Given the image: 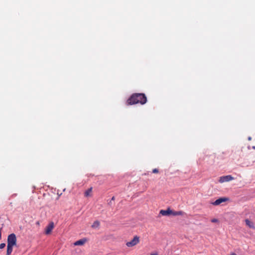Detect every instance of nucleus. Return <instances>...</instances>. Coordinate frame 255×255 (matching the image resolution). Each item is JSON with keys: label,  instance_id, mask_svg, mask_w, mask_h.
<instances>
[{"label": "nucleus", "instance_id": "5701e85b", "mask_svg": "<svg viewBox=\"0 0 255 255\" xmlns=\"http://www.w3.org/2000/svg\"><path fill=\"white\" fill-rule=\"evenodd\" d=\"M253 148L255 149V146H253Z\"/></svg>", "mask_w": 255, "mask_h": 255}, {"label": "nucleus", "instance_id": "0eeeda50", "mask_svg": "<svg viewBox=\"0 0 255 255\" xmlns=\"http://www.w3.org/2000/svg\"><path fill=\"white\" fill-rule=\"evenodd\" d=\"M172 213H173V211L171 210L169 208H168L166 210H160V214H161L163 216H168L169 215L172 214Z\"/></svg>", "mask_w": 255, "mask_h": 255}, {"label": "nucleus", "instance_id": "dca6fc26", "mask_svg": "<svg viewBox=\"0 0 255 255\" xmlns=\"http://www.w3.org/2000/svg\"><path fill=\"white\" fill-rule=\"evenodd\" d=\"M152 172L154 173H157L158 172V170L157 169H154L152 170Z\"/></svg>", "mask_w": 255, "mask_h": 255}, {"label": "nucleus", "instance_id": "f03ea898", "mask_svg": "<svg viewBox=\"0 0 255 255\" xmlns=\"http://www.w3.org/2000/svg\"><path fill=\"white\" fill-rule=\"evenodd\" d=\"M16 243V238L14 234H11L8 236L7 245L14 246Z\"/></svg>", "mask_w": 255, "mask_h": 255}, {"label": "nucleus", "instance_id": "39448f33", "mask_svg": "<svg viewBox=\"0 0 255 255\" xmlns=\"http://www.w3.org/2000/svg\"><path fill=\"white\" fill-rule=\"evenodd\" d=\"M54 223L51 222H50L47 226H46V228H45V234L46 235H49L50 234L52 230L54 229Z\"/></svg>", "mask_w": 255, "mask_h": 255}, {"label": "nucleus", "instance_id": "4be33fe9", "mask_svg": "<svg viewBox=\"0 0 255 255\" xmlns=\"http://www.w3.org/2000/svg\"><path fill=\"white\" fill-rule=\"evenodd\" d=\"M231 255H236V254H235V253H233V254H231Z\"/></svg>", "mask_w": 255, "mask_h": 255}, {"label": "nucleus", "instance_id": "6e6552de", "mask_svg": "<svg viewBox=\"0 0 255 255\" xmlns=\"http://www.w3.org/2000/svg\"><path fill=\"white\" fill-rule=\"evenodd\" d=\"M245 223L246 225L248 226L250 228L255 229L254 223L250 221L249 219H246Z\"/></svg>", "mask_w": 255, "mask_h": 255}, {"label": "nucleus", "instance_id": "412c9836", "mask_svg": "<svg viewBox=\"0 0 255 255\" xmlns=\"http://www.w3.org/2000/svg\"><path fill=\"white\" fill-rule=\"evenodd\" d=\"M112 204V201H110V202L109 203V204Z\"/></svg>", "mask_w": 255, "mask_h": 255}, {"label": "nucleus", "instance_id": "f257e3e1", "mask_svg": "<svg viewBox=\"0 0 255 255\" xmlns=\"http://www.w3.org/2000/svg\"><path fill=\"white\" fill-rule=\"evenodd\" d=\"M147 101L146 97L145 94L142 93L133 94L127 100L128 105H132L136 104L143 105Z\"/></svg>", "mask_w": 255, "mask_h": 255}, {"label": "nucleus", "instance_id": "4468645a", "mask_svg": "<svg viewBox=\"0 0 255 255\" xmlns=\"http://www.w3.org/2000/svg\"><path fill=\"white\" fill-rule=\"evenodd\" d=\"M5 246V244L4 243H1L0 244V249H2L4 248Z\"/></svg>", "mask_w": 255, "mask_h": 255}, {"label": "nucleus", "instance_id": "2eb2a0df", "mask_svg": "<svg viewBox=\"0 0 255 255\" xmlns=\"http://www.w3.org/2000/svg\"><path fill=\"white\" fill-rule=\"evenodd\" d=\"M212 223H217L218 222V220L217 219H213L211 220Z\"/></svg>", "mask_w": 255, "mask_h": 255}, {"label": "nucleus", "instance_id": "9b49d317", "mask_svg": "<svg viewBox=\"0 0 255 255\" xmlns=\"http://www.w3.org/2000/svg\"><path fill=\"white\" fill-rule=\"evenodd\" d=\"M86 242L85 240H80L74 243L75 246H81L85 244Z\"/></svg>", "mask_w": 255, "mask_h": 255}, {"label": "nucleus", "instance_id": "a211bd4d", "mask_svg": "<svg viewBox=\"0 0 255 255\" xmlns=\"http://www.w3.org/2000/svg\"><path fill=\"white\" fill-rule=\"evenodd\" d=\"M151 255H158L157 253H156V254H152Z\"/></svg>", "mask_w": 255, "mask_h": 255}, {"label": "nucleus", "instance_id": "20e7f679", "mask_svg": "<svg viewBox=\"0 0 255 255\" xmlns=\"http://www.w3.org/2000/svg\"><path fill=\"white\" fill-rule=\"evenodd\" d=\"M139 242V238L137 236H135L133 238V239L130 242H128L126 243V245L128 247H133L136 244H137Z\"/></svg>", "mask_w": 255, "mask_h": 255}, {"label": "nucleus", "instance_id": "9d476101", "mask_svg": "<svg viewBox=\"0 0 255 255\" xmlns=\"http://www.w3.org/2000/svg\"><path fill=\"white\" fill-rule=\"evenodd\" d=\"M100 223L98 221H95L92 225V228L93 229H98L100 227Z\"/></svg>", "mask_w": 255, "mask_h": 255}, {"label": "nucleus", "instance_id": "aec40b11", "mask_svg": "<svg viewBox=\"0 0 255 255\" xmlns=\"http://www.w3.org/2000/svg\"><path fill=\"white\" fill-rule=\"evenodd\" d=\"M251 138H251V137H248V139H249V140H251Z\"/></svg>", "mask_w": 255, "mask_h": 255}, {"label": "nucleus", "instance_id": "1a4fd4ad", "mask_svg": "<svg viewBox=\"0 0 255 255\" xmlns=\"http://www.w3.org/2000/svg\"><path fill=\"white\" fill-rule=\"evenodd\" d=\"M13 246H12L7 245L6 255H10L11 254L13 250Z\"/></svg>", "mask_w": 255, "mask_h": 255}, {"label": "nucleus", "instance_id": "f8f14e48", "mask_svg": "<svg viewBox=\"0 0 255 255\" xmlns=\"http://www.w3.org/2000/svg\"><path fill=\"white\" fill-rule=\"evenodd\" d=\"M92 191V187H91L85 191V192L84 193L85 196L86 197L91 196Z\"/></svg>", "mask_w": 255, "mask_h": 255}, {"label": "nucleus", "instance_id": "f3484780", "mask_svg": "<svg viewBox=\"0 0 255 255\" xmlns=\"http://www.w3.org/2000/svg\"><path fill=\"white\" fill-rule=\"evenodd\" d=\"M115 197H114V196H113V197L112 198V199H111V201H114V200H115Z\"/></svg>", "mask_w": 255, "mask_h": 255}, {"label": "nucleus", "instance_id": "7ed1b4c3", "mask_svg": "<svg viewBox=\"0 0 255 255\" xmlns=\"http://www.w3.org/2000/svg\"><path fill=\"white\" fill-rule=\"evenodd\" d=\"M234 178L230 175L223 176L220 177L219 182L220 183H224L225 182H229L233 180Z\"/></svg>", "mask_w": 255, "mask_h": 255}, {"label": "nucleus", "instance_id": "423d86ee", "mask_svg": "<svg viewBox=\"0 0 255 255\" xmlns=\"http://www.w3.org/2000/svg\"><path fill=\"white\" fill-rule=\"evenodd\" d=\"M228 200V198H220L216 200L214 202L212 203L213 205L217 206L221 204L224 202H226Z\"/></svg>", "mask_w": 255, "mask_h": 255}, {"label": "nucleus", "instance_id": "ddd939ff", "mask_svg": "<svg viewBox=\"0 0 255 255\" xmlns=\"http://www.w3.org/2000/svg\"><path fill=\"white\" fill-rule=\"evenodd\" d=\"M182 214V212L178 211V212H174L173 211V213H172V215L174 216H177V215H180Z\"/></svg>", "mask_w": 255, "mask_h": 255}, {"label": "nucleus", "instance_id": "6ab92c4d", "mask_svg": "<svg viewBox=\"0 0 255 255\" xmlns=\"http://www.w3.org/2000/svg\"><path fill=\"white\" fill-rule=\"evenodd\" d=\"M1 238V229H0V238Z\"/></svg>", "mask_w": 255, "mask_h": 255}]
</instances>
